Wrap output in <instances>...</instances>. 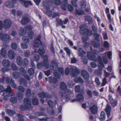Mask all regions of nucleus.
I'll list each match as a JSON object with an SVG mask.
<instances>
[{
	"label": "nucleus",
	"instance_id": "obj_1",
	"mask_svg": "<svg viewBox=\"0 0 121 121\" xmlns=\"http://www.w3.org/2000/svg\"><path fill=\"white\" fill-rule=\"evenodd\" d=\"M9 39V36L7 34H3L2 33H0V39L3 41V45L5 47L3 48L0 51L1 55L3 57H5L6 56V48L8 46V43Z\"/></svg>",
	"mask_w": 121,
	"mask_h": 121
},
{
	"label": "nucleus",
	"instance_id": "obj_2",
	"mask_svg": "<svg viewBox=\"0 0 121 121\" xmlns=\"http://www.w3.org/2000/svg\"><path fill=\"white\" fill-rule=\"evenodd\" d=\"M41 38V36L39 35L37 39H35L33 42V45L34 48V52L35 53H38L40 56H42L44 54L45 52V49L44 48L41 49L39 48L37 50L35 49V48L38 47L40 44L42 45V42L40 41Z\"/></svg>",
	"mask_w": 121,
	"mask_h": 121
},
{
	"label": "nucleus",
	"instance_id": "obj_3",
	"mask_svg": "<svg viewBox=\"0 0 121 121\" xmlns=\"http://www.w3.org/2000/svg\"><path fill=\"white\" fill-rule=\"evenodd\" d=\"M104 50V48H101L99 51L95 50L93 51L92 52H88L87 53V57L90 60L96 61L97 59L95 55L98 54L100 52H103Z\"/></svg>",
	"mask_w": 121,
	"mask_h": 121
},
{
	"label": "nucleus",
	"instance_id": "obj_4",
	"mask_svg": "<svg viewBox=\"0 0 121 121\" xmlns=\"http://www.w3.org/2000/svg\"><path fill=\"white\" fill-rule=\"evenodd\" d=\"M4 91L3 94L4 99L5 100H7L10 96V94L11 91L10 86H8L7 88L4 89L3 86H0V92H2Z\"/></svg>",
	"mask_w": 121,
	"mask_h": 121
},
{
	"label": "nucleus",
	"instance_id": "obj_5",
	"mask_svg": "<svg viewBox=\"0 0 121 121\" xmlns=\"http://www.w3.org/2000/svg\"><path fill=\"white\" fill-rule=\"evenodd\" d=\"M43 62L42 63L38 62L37 64V67L39 69H40L44 66L46 68L48 69L49 68V66L48 63V57L47 55L44 56L43 57Z\"/></svg>",
	"mask_w": 121,
	"mask_h": 121
},
{
	"label": "nucleus",
	"instance_id": "obj_6",
	"mask_svg": "<svg viewBox=\"0 0 121 121\" xmlns=\"http://www.w3.org/2000/svg\"><path fill=\"white\" fill-rule=\"evenodd\" d=\"M70 73L72 76L75 77L79 73L80 71L77 68L75 67L74 68L72 67L70 69L68 67L67 68L65 71V73L66 74L68 75Z\"/></svg>",
	"mask_w": 121,
	"mask_h": 121
},
{
	"label": "nucleus",
	"instance_id": "obj_7",
	"mask_svg": "<svg viewBox=\"0 0 121 121\" xmlns=\"http://www.w3.org/2000/svg\"><path fill=\"white\" fill-rule=\"evenodd\" d=\"M59 93L63 99H65L66 101H68L71 99L70 95L73 93V91L71 90L68 89L64 93H63L61 91H60Z\"/></svg>",
	"mask_w": 121,
	"mask_h": 121
},
{
	"label": "nucleus",
	"instance_id": "obj_8",
	"mask_svg": "<svg viewBox=\"0 0 121 121\" xmlns=\"http://www.w3.org/2000/svg\"><path fill=\"white\" fill-rule=\"evenodd\" d=\"M24 105L20 106V109L22 110H26L30 108L31 107V104L30 100L28 98H25L23 101Z\"/></svg>",
	"mask_w": 121,
	"mask_h": 121
},
{
	"label": "nucleus",
	"instance_id": "obj_9",
	"mask_svg": "<svg viewBox=\"0 0 121 121\" xmlns=\"http://www.w3.org/2000/svg\"><path fill=\"white\" fill-rule=\"evenodd\" d=\"M78 52L79 56L82 57L81 58L82 61L84 64H86L88 62L87 59L86 57H83L84 54L86 53V52L84 51L81 48H78Z\"/></svg>",
	"mask_w": 121,
	"mask_h": 121
},
{
	"label": "nucleus",
	"instance_id": "obj_10",
	"mask_svg": "<svg viewBox=\"0 0 121 121\" xmlns=\"http://www.w3.org/2000/svg\"><path fill=\"white\" fill-rule=\"evenodd\" d=\"M38 96L39 97L41 98L40 101L43 103L44 102V100L43 99V98H46L47 99L48 98L50 99L52 98V97L51 95H47V93H45L44 92L39 93L38 95Z\"/></svg>",
	"mask_w": 121,
	"mask_h": 121
},
{
	"label": "nucleus",
	"instance_id": "obj_11",
	"mask_svg": "<svg viewBox=\"0 0 121 121\" xmlns=\"http://www.w3.org/2000/svg\"><path fill=\"white\" fill-rule=\"evenodd\" d=\"M43 4L44 7L47 11L45 13L48 16H52V12L51 11L49 10L50 8L47 3L45 1H43Z\"/></svg>",
	"mask_w": 121,
	"mask_h": 121
},
{
	"label": "nucleus",
	"instance_id": "obj_12",
	"mask_svg": "<svg viewBox=\"0 0 121 121\" xmlns=\"http://www.w3.org/2000/svg\"><path fill=\"white\" fill-rule=\"evenodd\" d=\"M90 109L92 113L95 114L97 113L98 110L97 107L93 103H91L90 105Z\"/></svg>",
	"mask_w": 121,
	"mask_h": 121
},
{
	"label": "nucleus",
	"instance_id": "obj_13",
	"mask_svg": "<svg viewBox=\"0 0 121 121\" xmlns=\"http://www.w3.org/2000/svg\"><path fill=\"white\" fill-rule=\"evenodd\" d=\"M58 71L60 73H59L57 72H56L55 70L53 72V74L57 78H60L61 74H64V70L63 68L60 67L59 68Z\"/></svg>",
	"mask_w": 121,
	"mask_h": 121
},
{
	"label": "nucleus",
	"instance_id": "obj_14",
	"mask_svg": "<svg viewBox=\"0 0 121 121\" xmlns=\"http://www.w3.org/2000/svg\"><path fill=\"white\" fill-rule=\"evenodd\" d=\"M16 0V2L19 1L20 2L26 7H27L29 5L32 4L31 1H30L27 0L26 1L23 0Z\"/></svg>",
	"mask_w": 121,
	"mask_h": 121
},
{
	"label": "nucleus",
	"instance_id": "obj_15",
	"mask_svg": "<svg viewBox=\"0 0 121 121\" xmlns=\"http://www.w3.org/2000/svg\"><path fill=\"white\" fill-rule=\"evenodd\" d=\"M50 68L54 71L57 70L58 68L57 63L55 60H52L50 64Z\"/></svg>",
	"mask_w": 121,
	"mask_h": 121
},
{
	"label": "nucleus",
	"instance_id": "obj_16",
	"mask_svg": "<svg viewBox=\"0 0 121 121\" xmlns=\"http://www.w3.org/2000/svg\"><path fill=\"white\" fill-rule=\"evenodd\" d=\"M80 32L83 35H84L86 34V32L87 29V25L84 24L81 25L80 27Z\"/></svg>",
	"mask_w": 121,
	"mask_h": 121
},
{
	"label": "nucleus",
	"instance_id": "obj_17",
	"mask_svg": "<svg viewBox=\"0 0 121 121\" xmlns=\"http://www.w3.org/2000/svg\"><path fill=\"white\" fill-rule=\"evenodd\" d=\"M12 24V22L10 20L6 19L4 20V28L6 29L10 27Z\"/></svg>",
	"mask_w": 121,
	"mask_h": 121
},
{
	"label": "nucleus",
	"instance_id": "obj_18",
	"mask_svg": "<svg viewBox=\"0 0 121 121\" xmlns=\"http://www.w3.org/2000/svg\"><path fill=\"white\" fill-rule=\"evenodd\" d=\"M19 70L21 72L22 75L26 79L28 80H30V78L29 76L25 74L26 72L24 68H21L19 69Z\"/></svg>",
	"mask_w": 121,
	"mask_h": 121
},
{
	"label": "nucleus",
	"instance_id": "obj_19",
	"mask_svg": "<svg viewBox=\"0 0 121 121\" xmlns=\"http://www.w3.org/2000/svg\"><path fill=\"white\" fill-rule=\"evenodd\" d=\"M8 55L9 57L11 59H14L15 56V54L13 50H9L8 52Z\"/></svg>",
	"mask_w": 121,
	"mask_h": 121
},
{
	"label": "nucleus",
	"instance_id": "obj_20",
	"mask_svg": "<svg viewBox=\"0 0 121 121\" xmlns=\"http://www.w3.org/2000/svg\"><path fill=\"white\" fill-rule=\"evenodd\" d=\"M12 2H10L9 1H7L5 3V5L8 7L13 8L14 7V4L16 2V0H11Z\"/></svg>",
	"mask_w": 121,
	"mask_h": 121
},
{
	"label": "nucleus",
	"instance_id": "obj_21",
	"mask_svg": "<svg viewBox=\"0 0 121 121\" xmlns=\"http://www.w3.org/2000/svg\"><path fill=\"white\" fill-rule=\"evenodd\" d=\"M84 35V36L82 38V41L83 42L84 44H85V45L84 46L85 48L87 46V45H88L89 43L87 42V41L88 40L89 38L87 36H85Z\"/></svg>",
	"mask_w": 121,
	"mask_h": 121
},
{
	"label": "nucleus",
	"instance_id": "obj_22",
	"mask_svg": "<svg viewBox=\"0 0 121 121\" xmlns=\"http://www.w3.org/2000/svg\"><path fill=\"white\" fill-rule=\"evenodd\" d=\"M2 64L5 67H8L10 65V62L8 60L4 59L2 61Z\"/></svg>",
	"mask_w": 121,
	"mask_h": 121
},
{
	"label": "nucleus",
	"instance_id": "obj_23",
	"mask_svg": "<svg viewBox=\"0 0 121 121\" xmlns=\"http://www.w3.org/2000/svg\"><path fill=\"white\" fill-rule=\"evenodd\" d=\"M49 82L50 83L55 84L57 82L58 80L56 78L51 76L49 78Z\"/></svg>",
	"mask_w": 121,
	"mask_h": 121
},
{
	"label": "nucleus",
	"instance_id": "obj_24",
	"mask_svg": "<svg viewBox=\"0 0 121 121\" xmlns=\"http://www.w3.org/2000/svg\"><path fill=\"white\" fill-rule=\"evenodd\" d=\"M82 77L84 78L87 79L89 78V74L87 72L84 70H82L81 72Z\"/></svg>",
	"mask_w": 121,
	"mask_h": 121
},
{
	"label": "nucleus",
	"instance_id": "obj_25",
	"mask_svg": "<svg viewBox=\"0 0 121 121\" xmlns=\"http://www.w3.org/2000/svg\"><path fill=\"white\" fill-rule=\"evenodd\" d=\"M77 100L78 101L82 102L84 99V97L82 94H79L76 96Z\"/></svg>",
	"mask_w": 121,
	"mask_h": 121
},
{
	"label": "nucleus",
	"instance_id": "obj_26",
	"mask_svg": "<svg viewBox=\"0 0 121 121\" xmlns=\"http://www.w3.org/2000/svg\"><path fill=\"white\" fill-rule=\"evenodd\" d=\"M111 106L108 104H107V107L105 109L107 115V117H109L110 114V111L111 110Z\"/></svg>",
	"mask_w": 121,
	"mask_h": 121
},
{
	"label": "nucleus",
	"instance_id": "obj_27",
	"mask_svg": "<svg viewBox=\"0 0 121 121\" xmlns=\"http://www.w3.org/2000/svg\"><path fill=\"white\" fill-rule=\"evenodd\" d=\"M60 88L62 91H65L67 89V86L65 83L62 82L60 83Z\"/></svg>",
	"mask_w": 121,
	"mask_h": 121
},
{
	"label": "nucleus",
	"instance_id": "obj_28",
	"mask_svg": "<svg viewBox=\"0 0 121 121\" xmlns=\"http://www.w3.org/2000/svg\"><path fill=\"white\" fill-rule=\"evenodd\" d=\"M29 21V18L26 17H23L21 21V23L23 25H26Z\"/></svg>",
	"mask_w": 121,
	"mask_h": 121
},
{
	"label": "nucleus",
	"instance_id": "obj_29",
	"mask_svg": "<svg viewBox=\"0 0 121 121\" xmlns=\"http://www.w3.org/2000/svg\"><path fill=\"white\" fill-rule=\"evenodd\" d=\"M26 33V31L25 29L23 28H21L19 32V35L21 36H22L25 35Z\"/></svg>",
	"mask_w": 121,
	"mask_h": 121
},
{
	"label": "nucleus",
	"instance_id": "obj_30",
	"mask_svg": "<svg viewBox=\"0 0 121 121\" xmlns=\"http://www.w3.org/2000/svg\"><path fill=\"white\" fill-rule=\"evenodd\" d=\"M20 73L17 71H15L13 73V76L14 79H18L20 77Z\"/></svg>",
	"mask_w": 121,
	"mask_h": 121
},
{
	"label": "nucleus",
	"instance_id": "obj_31",
	"mask_svg": "<svg viewBox=\"0 0 121 121\" xmlns=\"http://www.w3.org/2000/svg\"><path fill=\"white\" fill-rule=\"evenodd\" d=\"M16 60L17 63L20 66L22 65V60L21 57L20 56L17 57Z\"/></svg>",
	"mask_w": 121,
	"mask_h": 121
},
{
	"label": "nucleus",
	"instance_id": "obj_32",
	"mask_svg": "<svg viewBox=\"0 0 121 121\" xmlns=\"http://www.w3.org/2000/svg\"><path fill=\"white\" fill-rule=\"evenodd\" d=\"M34 115L36 117H39L41 116H46V114L43 112H36L34 113Z\"/></svg>",
	"mask_w": 121,
	"mask_h": 121
},
{
	"label": "nucleus",
	"instance_id": "obj_33",
	"mask_svg": "<svg viewBox=\"0 0 121 121\" xmlns=\"http://www.w3.org/2000/svg\"><path fill=\"white\" fill-rule=\"evenodd\" d=\"M108 99L111 103L114 104L115 105H116L117 103V101L113 99L112 96L111 95H110L108 96Z\"/></svg>",
	"mask_w": 121,
	"mask_h": 121
},
{
	"label": "nucleus",
	"instance_id": "obj_34",
	"mask_svg": "<svg viewBox=\"0 0 121 121\" xmlns=\"http://www.w3.org/2000/svg\"><path fill=\"white\" fill-rule=\"evenodd\" d=\"M74 81L75 82L78 83L80 82L81 83H83L84 82L82 79L81 77L77 78H74Z\"/></svg>",
	"mask_w": 121,
	"mask_h": 121
},
{
	"label": "nucleus",
	"instance_id": "obj_35",
	"mask_svg": "<svg viewBox=\"0 0 121 121\" xmlns=\"http://www.w3.org/2000/svg\"><path fill=\"white\" fill-rule=\"evenodd\" d=\"M85 20L86 21L88 22L89 24H91L93 22L92 18L90 16H87L85 17Z\"/></svg>",
	"mask_w": 121,
	"mask_h": 121
},
{
	"label": "nucleus",
	"instance_id": "obj_36",
	"mask_svg": "<svg viewBox=\"0 0 121 121\" xmlns=\"http://www.w3.org/2000/svg\"><path fill=\"white\" fill-rule=\"evenodd\" d=\"M20 83L24 86H26L27 83L26 80L24 79H21L20 80Z\"/></svg>",
	"mask_w": 121,
	"mask_h": 121
},
{
	"label": "nucleus",
	"instance_id": "obj_37",
	"mask_svg": "<svg viewBox=\"0 0 121 121\" xmlns=\"http://www.w3.org/2000/svg\"><path fill=\"white\" fill-rule=\"evenodd\" d=\"M84 13V11L83 10L80 9H76L75 14L76 15H81Z\"/></svg>",
	"mask_w": 121,
	"mask_h": 121
},
{
	"label": "nucleus",
	"instance_id": "obj_38",
	"mask_svg": "<svg viewBox=\"0 0 121 121\" xmlns=\"http://www.w3.org/2000/svg\"><path fill=\"white\" fill-rule=\"evenodd\" d=\"M67 2H62L61 4V7L64 10H66L67 5Z\"/></svg>",
	"mask_w": 121,
	"mask_h": 121
},
{
	"label": "nucleus",
	"instance_id": "obj_39",
	"mask_svg": "<svg viewBox=\"0 0 121 121\" xmlns=\"http://www.w3.org/2000/svg\"><path fill=\"white\" fill-rule=\"evenodd\" d=\"M28 73L30 76L33 75L34 73V70L32 68H30L29 69L28 71Z\"/></svg>",
	"mask_w": 121,
	"mask_h": 121
},
{
	"label": "nucleus",
	"instance_id": "obj_40",
	"mask_svg": "<svg viewBox=\"0 0 121 121\" xmlns=\"http://www.w3.org/2000/svg\"><path fill=\"white\" fill-rule=\"evenodd\" d=\"M92 45L95 48H98L100 46V44L94 41H92L91 42Z\"/></svg>",
	"mask_w": 121,
	"mask_h": 121
},
{
	"label": "nucleus",
	"instance_id": "obj_41",
	"mask_svg": "<svg viewBox=\"0 0 121 121\" xmlns=\"http://www.w3.org/2000/svg\"><path fill=\"white\" fill-rule=\"evenodd\" d=\"M56 21L59 25H61L62 28H65L66 26L63 25V23L61 20L59 19H58L56 20Z\"/></svg>",
	"mask_w": 121,
	"mask_h": 121
},
{
	"label": "nucleus",
	"instance_id": "obj_42",
	"mask_svg": "<svg viewBox=\"0 0 121 121\" xmlns=\"http://www.w3.org/2000/svg\"><path fill=\"white\" fill-rule=\"evenodd\" d=\"M11 47L13 50H15L17 49V44L16 43L13 42L11 44Z\"/></svg>",
	"mask_w": 121,
	"mask_h": 121
},
{
	"label": "nucleus",
	"instance_id": "obj_43",
	"mask_svg": "<svg viewBox=\"0 0 121 121\" xmlns=\"http://www.w3.org/2000/svg\"><path fill=\"white\" fill-rule=\"evenodd\" d=\"M85 34L83 35H87L88 36H90L92 34V31L91 30L87 29L86 31L85 32Z\"/></svg>",
	"mask_w": 121,
	"mask_h": 121
},
{
	"label": "nucleus",
	"instance_id": "obj_44",
	"mask_svg": "<svg viewBox=\"0 0 121 121\" xmlns=\"http://www.w3.org/2000/svg\"><path fill=\"white\" fill-rule=\"evenodd\" d=\"M94 36L95 37L96 40L98 41H100V38H101V37L100 36V35L96 33H95L94 34Z\"/></svg>",
	"mask_w": 121,
	"mask_h": 121
},
{
	"label": "nucleus",
	"instance_id": "obj_45",
	"mask_svg": "<svg viewBox=\"0 0 121 121\" xmlns=\"http://www.w3.org/2000/svg\"><path fill=\"white\" fill-rule=\"evenodd\" d=\"M7 113L9 115L12 116L13 115H14L15 114V112L14 111L11 110L9 109H7Z\"/></svg>",
	"mask_w": 121,
	"mask_h": 121
},
{
	"label": "nucleus",
	"instance_id": "obj_46",
	"mask_svg": "<svg viewBox=\"0 0 121 121\" xmlns=\"http://www.w3.org/2000/svg\"><path fill=\"white\" fill-rule=\"evenodd\" d=\"M21 45V47L23 49H27L28 47V44L24 43H22Z\"/></svg>",
	"mask_w": 121,
	"mask_h": 121
},
{
	"label": "nucleus",
	"instance_id": "obj_47",
	"mask_svg": "<svg viewBox=\"0 0 121 121\" xmlns=\"http://www.w3.org/2000/svg\"><path fill=\"white\" fill-rule=\"evenodd\" d=\"M32 103L34 105H37L39 104L38 100L36 98H35L32 100Z\"/></svg>",
	"mask_w": 121,
	"mask_h": 121
},
{
	"label": "nucleus",
	"instance_id": "obj_48",
	"mask_svg": "<svg viewBox=\"0 0 121 121\" xmlns=\"http://www.w3.org/2000/svg\"><path fill=\"white\" fill-rule=\"evenodd\" d=\"M98 60L101 65L103 67H104V65L102 62L101 58L100 56H98Z\"/></svg>",
	"mask_w": 121,
	"mask_h": 121
},
{
	"label": "nucleus",
	"instance_id": "obj_49",
	"mask_svg": "<svg viewBox=\"0 0 121 121\" xmlns=\"http://www.w3.org/2000/svg\"><path fill=\"white\" fill-rule=\"evenodd\" d=\"M22 40L26 43H28L30 42V39L27 36H24L22 38Z\"/></svg>",
	"mask_w": 121,
	"mask_h": 121
},
{
	"label": "nucleus",
	"instance_id": "obj_50",
	"mask_svg": "<svg viewBox=\"0 0 121 121\" xmlns=\"http://www.w3.org/2000/svg\"><path fill=\"white\" fill-rule=\"evenodd\" d=\"M75 83L73 81H69L68 82V85L69 87H72L75 85Z\"/></svg>",
	"mask_w": 121,
	"mask_h": 121
},
{
	"label": "nucleus",
	"instance_id": "obj_51",
	"mask_svg": "<svg viewBox=\"0 0 121 121\" xmlns=\"http://www.w3.org/2000/svg\"><path fill=\"white\" fill-rule=\"evenodd\" d=\"M103 69L101 68L100 69H99L97 71L95 72V74H96L97 75L99 76L101 75L102 73V70Z\"/></svg>",
	"mask_w": 121,
	"mask_h": 121
},
{
	"label": "nucleus",
	"instance_id": "obj_52",
	"mask_svg": "<svg viewBox=\"0 0 121 121\" xmlns=\"http://www.w3.org/2000/svg\"><path fill=\"white\" fill-rule=\"evenodd\" d=\"M17 117L18 121H24L23 116L22 115L19 114H18Z\"/></svg>",
	"mask_w": 121,
	"mask_h": 121
},
{
	"label": "nucleus",
	"instance_id": "obj_53",
	"mask_svg": "<svg viewBox=\"0 0 121 121\" xmlns=\"http://www.w3.org/2000/svg\"><path fill=\"white\" fill-rule=\"evenodd\" d=\"M34 60L38 62L40 60V57L38 55L36 54H35L34 56Z\"/></svg>",
	"mask_w": 121,
	"mask_h": 121
},
{
	"label": "nucleus",
	"instance_id": "obj_54",
	"mask_svg": "<svg viewBox=\"0 0 121 121\" xmlns=\"http://www.w3.org/2000/svg\"><path fill=\"white\" fill-rule=\"evenodd\" d=\"M51 1L52 2L54 3L57 5H59L60 4V0H51Z\"/></svg>",
	"mask_w": 121,
	"mask_h": 121
},
{
	"label": "nucleus",
	"instance_id": "obj_55",
	"mask_svg": "<svg viewBox=\"0 0 121 121\" xmlns=\"http://www.w3.org/2000/svg\"><path fill=\"white\" fill-rule=\"evenodd\" d=\"M64 49L66 52L67 54L69 56L71 53V51L67 47H65L64 48Z\"/></svg>",
	"mask_w": 121,
	"mask_h": 121
},
{
	"label": "nucleus",
	"instance_id": "obj_56",
	"mask_svg": "<svg viewBox=\"0 0 121 121\" xmlns=\"http://www.w3.org/2000/svg\"><path fill=\"white\" fill-rule=\"evenodd\" d=\"M10 101L13 103H16L17 101V99L16 97H11L10 99Z\"/></svg>",
	"mask_w": 121,
	"mask_h": 121
},
{
	"label": "nucleus",
	"instance_id": "obj_57",
	"mask_svg": "<svg viewBox=\"0 0 121 121\" xmlns=\"http://www.w3.org/2000/svg\"><path fill=\"white\" fill-rule=\"evenodd\" d=\"M4 81H5L6 82L8 83L9 81V78L3 77L2 78L1 82H4Z\"/></svg>",
	"mask_w": 121,
	"mask_h": 121
},
{
	"label": "nucleus",
	"instance_id": "obj_58",
	"mask_svg": "<svg viewBox=\"0 0 121 121\" xmlns=\"http://www.w3.org/2000/svg\"><path fill=\"white\" fill-rule=\"evenodd\" d=\"M11 67L13 70H18V68L16 65L13 63L11 64Z\"/></svg>",
	"mask_w": 121,
	"mask_h": 121
},
{
	"label": "nucleus",
	"instance_id": "obj_59",
	"mask_svg": "<svg viewBox=\"0 0 121 121\" xmlns=\"http://www.w3.org/2000/svg\"><path fill=\"white\" fill-rule=\"evenodd\" d=\"M24 95V94L22 93H18L17 95V97L18 99L21 100L23 98V96Z\"/></svg>",
	"mask_w": 121,
	"mask_h": 121
},
{
	"label": "nucleus",
	"instance_id": "obj_60",
	"mask_svg": "<svg viewBox=\"0 0 121 121\" xmlns=\"http://www.w3.org/2000/svg\"><path fill=\"white\" fill-rule=\"evenodd\" d=\"M105 118V115L104 112H102L100 114V118L103 120H104Z\"/></svg>",
	"mask_w": 121,
	"mask_h": 121
},
{
	"label": "nucleus",
	"instance_id": "obj_61",
	"mask_svg": "<svg viewBox=\"0 0 121 121\" xmlns=\"http://www.w3.org/2000/svg\"><path fill=\"white\" fill-rule=\"evenodd\" d=\"M33 32L31 31H29L28 33V36L30 37V39H32L33 36Z\"/></svg>",
	"mask_w": 121,
	"mask_h": 121
},
{
	"label": "nucleus",
	"instance_id": "obj_62",
	"mask_svg": "<svg viewBox=\"0 0 121 121\" xmlns=\"http://www.w3.org/2000/svg\"><path fill=\"white\" fill-rule=\"evenodd\" d=\"M80 90V86L79 85L76 86L75 87V91L76 92H79Z\"/></svg>",
	"mask_w": 121,
	"mask_h": 121
},
{
	"label": "nucleus",
	"instance_id": "obj_63",
	"mask_svg": "<svg viewBox=\"0 0 121 121\" xmlns=\"http://www.w3.org/2000/svg\"><path fill=\"white\" fill-rule=\"evenodd\" d=\"M18 90L21 93L24 92L25 90L24 88L21 86H19L18 87Z\"/></svg>",
	"mask_w": 121,
	"mask_h": 121
},
{
	"label": "nucleus",
	"instance_id": "obj_64",
	"mask_svg": "<svg viewBox=\"0 0 121 121\" xmlns=\"http://www.w3.org/2000/svg\"><path fill=\"white\" fill-rule=\"evenodd\" d=\"M80 5L82 8H85L86 5V4L85 1H83L80 3Z\"/></svg>",
	"mask_w": 121,
	"mask_h": 121
}]
</instances>
